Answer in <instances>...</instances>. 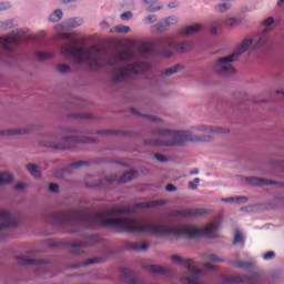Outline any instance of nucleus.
Returning <instances> with one entry per match:
<instances>
[{
	"label": "nucleus",
	"mask_w": 284,
	"mask_h": 284,
	"mask_svg": "<svg viewBox=\"0 0 284 284\" xmlns=\"http://www.w3.org/2000/svg\"><path fill=\"white\" fill-rule=\"evenodd\" d=\"M170 21H172V23H179V19L174 16H170V17L165 18L162 23L166 30H168V28H170V26H172V23H170Z\"/></svg>",
	"instance_id": "f704fd0d"
},
{
	"label": "nucleus",
	"mask_w": 284,
	"mask_h": 284,
	"mask_svg": "<svg viewBox=\"0 0 284 284\" xmlns=\"http://www.w3.org/2000/svg\"><path fill=\"white\" fill-rule=\"evenodd\" d=\"M232 265L237 270H245L247 267H252L253 264L251 262L237 261V262H233Z\"/></svg>",
	"instance_id": "473e14b6"
},
{
	"label": "nucleus",
	"mask_w": 284,
	"mask_h": 284,
	"mask_svg": "<svg viewBox=\"0 0 284 284\" xmlns=\"http://www.w3.org/2000/svg\"><path fill=\"white\" fill-rule=\"evenodd\" d=\"M276 253H274L273 251L267 252L266 254H264L263 258L264 261H272V258H275Z\"/></svg>",
	"instance_id": "de8ad7c7"
},
{
	"label": "nucleus",
	"mask_w": 284,
	"mask_h": 284,
	"mask_svg": "<svg viewBox=\"0 0 284 284\" xmlns=\"http://www.w3.org/2000/svg\"><path fill=\"white\" fill-rule=\"evenodd\" d=\"M126 247H129V250H133L134 252H148L150 244L144 242L142 245H139L136 243L130 242L126 243Z\"/></svg>",
	"instance_id": "4be33fe9"
},
{
	"label": "nucleus",
	"mask_w": 284,
	"mask_h": 284,
	"mask_svg": "<svg viewBox=\"0 0 284 284\" xmlns=\"http://www.w3.org/2000/svg\"><path fill=\"white\" fill-rule=\"evenodd\" d=\"M17 21L14 19H9L4 21H0V30L6 31V30H11V28H14Z\"/></svg>",
	"instance_id": "b1692460"
},
{
	"label": "nucleus",
	"mask_w": 284,
	"mask_h": 284,
	"mask_svg": "<svg viewBox=\"0 0 284 284\" xmlns=\"http://www.w3.org/2000/svg\"><path fill=\"white\" fill-rule=\"evenodd\" d=\"M165 203H168L165 200H155V201L136 203L133 205V207L145 210L148 207H161V205H165Z\"/></svg>",
	"instance_id": "ddd939ff"
},
{
	"label": "nucleus",
	"mask_w": 284,
	"mask_h": 284,
	"mask_svg": "<svg viewBox=\"0 0 284 284\" xmlns=\"http://www.w3.org/2000/svg\"><path fill=\"white\" fill-rule=\"evenodd\" d=\"M83 26V18H70L64 20L62 23L57 24L54 30L57 32H63L64 30H72Z\"/></svg>",
	"instance_id": "9b49d317"
},
{
	"label": "nucleus",
	"mask_w": 284,
	"mask_h": 284,
	"mask_svg": "<svg viewBox=\"0 0 284 284\" xmlns=\"http://www.w3.org/2000/svg\"><path fill=\"white\" fill-rule=\"evenodd\" d=\"M0 134L2 136H17L19 134H26V131H21V130H7V131H1Z\"/></svg>",
	"instance_id": "72a5a7b5"
},
{
	"label": "nucleus",
	"mask_w": 284,
	"mask_h": 284,
	"mask_svg": "<svg viewBox=\"0 0 284 284\" xmlns=\"http://www.w3.org/2000/svg\"><path fill=\"white\" fill-rule=\"evenodd\" d=\"M152 136H162L164 140L161 139H149L144 141V145H152L155 148L159 146H176V145H185V143L192 141H210V136H202L199 138L192 134V131H172L168 129H154L150 131Z\"/></svg>",
	"instance_id": "7ed1b4c3"
},
{
	"label": "nucleus",
	"mask_w": 284,
	"mask_h": 284,
	"mask_svg": "<svg viewBox=\"0 0 284 284\" xmlns=\"http://www.w3.org/2000/svg\"><path fill=\"white\" fill-rule=\"evenodd\" d=\"M233 243L235 245L239 244V243H245V237H243V233H241V231L235 232Z\"/></svg>",
	"instance_id": "ea45409f"
},
{
	"label": "nucleus",
	"mask_w": 284,
	"mask_h": 284,
	"mask_svg": "<svg viewBox=\"0 0 284 284\" xmlns=\"http://www.w3.org/2000/svg\"><path fill=\"white\" fill-rule=\"evenodd\" d=\"M139 173L136 171L125 172L118 181V183H130L133 179H136Z\"/></svg>",
	"instance_id": "5701e85b"
},
{
	"label": "nucleus",
	"mask_w": 284,
	"mask_h": 284,
	"mask_svg": "<svg viewBox=\"0 0 284 284\" xmlns=\"http://www.w3.org/2000/svg\"><path fill=\"white\" fill-rule=\"evenodd\" d=\"M83 165H88V162L85 161H78V162H74V163H71L70 164V168H73L74 170L83 166Z\"/></svg>",
	"instance_id": "a18cd8bd"
},
{
	"label": "nucleus",
	"mask_w": 284,
	"mask_h": 284,
	"mask_svg": "<svg viewBox=\"0 0 284 284\" xmlns=\"http://www.w3.org/2000/svg\"><path fill=\"white\" fill-rule=\"evenodd\" d=\"M16 258L19 265H44V267H48V264L42 260L28 258L26 256H17Z\"/></svg>",
	"instance_id": "4468645a"
},
{
	"label": "nucleus",
	"mask_w": 284,
	"mask_h": 284,
	"mask_svg": "<svg viewBox=\"0 0 284 284\" xmlns=\"http://www.w3.org/2000/svg\"><path fill=\"white\" fill-rule=\"evenodd\" d=\"M155 1H159V0H144V3L151 4L150 7L146 8V12H159V10H163V6L154 7V4H152Z\"/></svg>",
	"instance_id": "2f4dec72"
},
{
	"label": "nucleus",
	"mask_w": 284,
	"mask_h": 284,
	"mask_svg": "<svg viewBox=\"0 0 284 284\" xmlns=\"http://www.w3.org/2000/svg\"><path fill=\"white\" fill-rule=\"evenodd\" d=\"M60 52L65 59L72 62L73 65H83V63H88L91 70H99L105 67L113 68L114 74L112 83H121L131 74H141L148 69L143 62H133L126 67H119V63H125L126 61L136 59V53L132 50L114 51L105 55V53L98 47L85 49L71 42L62 45Z\"/></svg>",
	"instance_id": "f03ea898"
},
{
	"label": "nucleus",
	"mask_w": 284,
	"mask_h": 284,
	"mask_svg": "<svg viewBox=\"0 0 284 284\" xmlns=\"http://www.w3.org/2000/svg\"><path fill=\"white\" fill-rule=\"evenodd\" d=\"M72 70V68H70V65L68 64H58L57 65V71L60 74H68V72H70Z\"/></svg>",
	"instance_id": "e433bc0d"
},
{
	"label": "nucleus",
	"mask_w": 284,
	"mask_h": 284,
	"mask_svg": "<svg viewBox=\"0 0 284 284\" xmlns=\"http://www.w3.org/2000/svg\"><path fill=\"white\" fill-rule=\"evenodd\" d=\"M180 3L179 1H172L168 4V8H170L171 10H174V8H179Z\"/></svg>",
	"instance_id": "5fc2aeb1"
},
{
	"label": "nucleus",
	"mask_w": 284,
	"mask_h": 284,
	"mask_svg": "<svg viewBox=\"0 0 284 284\" xmlns=\"http://www.w3.org/2000/svg\"><path fill=\"white\" fill-rule=\"evenodd\" d=\"M205 260L210 261L211 263H223V261H225L223 258H219L216 254H209L205 256Z\"/></svg>",
	"instance_id": "a19ab883"
},
{
	"label": "nucleus",
	"mask_w": 284,
	"mask_h": 284,
	"mask_svg": "<svg viewBox=\"0 0 284 284\" xmlns=\"http://www.w3.org/2000/svg\"><path fill=\"white\" fill-rule=\"evenodd\" d=\"M28 172H30L31 175H33L36 179L41 178V170L39 169V165L36 164H28L27 165Z\"/></svg>",
	"instance_id": "a878e982"
},
{
	"label": "nucleus",
	"mask_w": 284,
	"mask_h": 284,
	"mask_svg": "<svg viewBox=\"0 0 284 284\" xmlns=\"http://www.w3.org/2000/svg\"><path fill=\"white\" fill-rule=\"evenodd\" d=\"M149 85L153 90H161L163 85H168V75L162 71L160 75H154L149 80Z\"/></svg>",
	"instance_id": "f8f14e48"
},
{
	"label": "nucleus",
	"mask_w": 284,
	"mask_h": 284,
	"mask_svg": "<svg viewBox=\"0 0 284 284\" xmlns=\"http://www.w3.org/2000/svg\"><path fill=\"white\" fill-rule=\"evenodd\" d=\"M199 183H201L199 178H195L193 181L189 182L190 190H196V187H199Z\"/></svg>",
	"instance_id": "37998d69"
},
{
	"label": "nucleus",
	"mask_w": 284,
	"mask_h": 284,
	"mask_svg": "<svg viewBox=\"0 0 284 284\" xmlns=\"http://www.w3.org/2000/svg\"><path fill=\"white\" fill-rule=\"evenodd\" d=\"M176 186L174 184H169L166 186V192H176Z\"/></svg>",
	"instance_id": "13d9d810"
},
{
	"label": "nucleus",
	"mask_w": 284,
	"mask_h": 284,
	"mask_svg": "<svg viewBox=\"0 0 284 284\" xmlns=\"http://www.w3.org/2000/svg\"><path fill=\"white\" fill-rule=\"evenodd\" d=\"M204 267L206 270H216V266H214V264H211V263H204Z\"/></svg>",
	"instance_id": "bf43d9fd"
},
{
	"label": "nucleus",
	"mask_w": 284,
	"mask_h": 284,
	"mask_svg": "<svg viewBox=\"0 0 284 284\" xmlns=\"http://www.w3.org/2000/svg\"><path fill=\"white\" fill-rule=\"evenodd\" d=\"M18 34H26V29H18Z\"/></svg>",
	"instance_id": "338daca9"
},
{
	"label": "nucleus",
	"mask_w": 284,
	"mask_h": 284,
	"mask_svg": "<svg viewBox=\"0 0 284 284\" xmlns=\"http://www.w3.org/2000/svg\"><path fill=\"white\" fill-rule=\"evenodd\" d=\"M132 11H126L120 16V19H122V21H129V19H132Z\"/></svg>",
	"instance_id": "49530a36"
},
{
	"label": "nucleus",
	"mask_w": 284,
	"mask_h": 284,
	"mask_svg": "<svg viewBox=\"0 0 284 284\" xmlns=\"http://www.w3.org/2000/svg\"><path fill=\"white\" fill-rule=\"evenodd\" d=\"M49 192H52V193L59 192V184L51 183V184L49 185Z\"/></svg>",
	"instance_id": "864d4df0"
},
{
	"label": "nucleus",
	"mask_w": 284,
	"mask_h": 284,
	"mask_svg": "<svg viewBox=\"0 0 284 284\" xmlns=\"http://www.w3.org/2000/svg\"><path fill=\"white\" fill-rule=\"evenodd\" d=\"M14 176L10 173H0V185H6V183H12Z\"/></svg>",
	"instance_id": "c756f323"
},
{
	"label": "nucleus",
	"mask_w": 284,
	"mask_h": 284,
	"mask_svg": "<svg viewBox=\"0 0 284 284\" xmlns=\"http://www.w3.org/2000/svg\"><path fill=\"white\" fill-rule=\"evenodd\" d=\"M139 110H141V109H139V108H131L130 112L134 116H142L143 119H146L148 121H152V122H160L161 121L160 118H156L154 115L143 114Z\"/></svg>",
	"instance_id": "f3484780"
},
{
	"label": "nucleus",
	"mask_w": 284,
	"mask_h": 284,
	"mask_svg": "<svg viewBox=\"0 0 284 284\" xmlns=\"http://www.w3.org/2000/svg\"><path fill=\"white\" fill-rule=\"evenodd\" d=\"M79 0H62L63 3H77Z\"/></svg>",
	"instance_id": "0e129e2a"
},
{
	"label": "nucleus",
	"mask_w": 284,
	"mask_h": 284,
	"mask_svg": "<svg viewBox=\"0 0 284 284\" xmlns=\"http://www.w3.org/2000/svg\"><path fill=\"white\" fill-rule=\"evenodd\" d=\"M132 29L128 26H115L114 28L110 29V33L114 34V32H120L121 34H128Z\"/></svg>",
	"instance_id": "bb28decb"
},
{
	"label": "nucleus",
	"mask_w": 284,
	"mask_h": 284,
	"mask_svg": "<svg viewBox=\"0 0 284 284\" xmlns=\"http://www.w3.org/2000/svg\"><path fill=\"white\" fill-rule=\"evenodd\" d=\"M148 272H151V274H163L165 276H170V270L160 266V265H149L146 266Z\"/></svg>",
	"instance_id": "a211bd4d"
},
{
	"label": "nucleus",
	"mask_w": 284,
	"mask_h": 284,
	"mask_svg": "<svg viewBox=\"0 0 284 284\" xmlns=\"http://www.w3.org/2000/svg\"><path fill=\"white\" fill-rule=\"evenodd\" d=\"M0 221H6V223L0 224V230H8V227H17L19 225L17 216L6 210H0Z\"/></svg>",
	"instance_id": "9d476101"
},
{
	"label": "nucleus",
	"mask_w": 284,
	"mask_h": 284,
	"mask_svg": "<svg viewBox=\"0 0 284 284\" xmlns=\"http://www.w3.org/2000/svg\"><path fill=\"white\" fill-rule=\"evenodd\" d=\"M130 209H112L104 210L98 214H90L88 211L69 210L50 215V221L53 225H71L72 227H94V225H102L103 227H116L123 230L129 234H152L156 239H215L216 231L221 222L215 221L204 229H199L194 225H168L161 223L143 224L136 219L119 217L109 219L108 216H119V214H131Z\"/></svg>",
	"instance_id": "f257e3e1"
},
{
	"label": "nucleus",
	"mask_w": 284,
	"mask_h": 284,
	"mask_svg": "<svg viewBox=\"0 0 284 284\" xmlns=\"http://www.w3.org/2000/svg\"><path fill=\"white\" fill-rule=\"evenodd\" d=\"M69 245L70 247H73V250L71 251L72 254H78V255L85 254V251L83 248L88 246L85 242L70 243Z\"/></svg>",
	"instance_id": "aec40b11"
},
{
	"label": "nucleus",
	"mask_w": 284,
	"mask_h": 284,
	"mask_svg": "<svg viewBox=\"0 0 284 284\" xmlns=\"http://www.w3.org/2000/svg\"><path fill=\"white\" fill-rule=\"evenodd\" d=\"M252 45H254V40L252 38H246L234 53L219 58L212 65L213 71H215L216 74H220V77H230V74H234L236 70L232 63L239 61V57L244 52H247Z\"/></svg>",
	"instance_id": "20e7f679"
},
{
	"label": "nucleus",
	"mask_w": 284,
	"mask_h": 284,
	"mask_svg": "<svg viewBox=\"0 0 284 284\" xmlns=\"http://www.w3.org/2000/svg\"><path fill=\"white\" fill-rule=\"evenodd\" d=\"M234 201H236V203H247L248 199L245 196L222 199V203H234Z\"/></svg>",
	"instance_id": "c85d7f7f"
},
{
	"label": "nucleus",
	"mask_w": 284,
	"mask_h": 284,
	"mask_svg": "<svg viewBox=\"0 0 284 284\" xmlns=\"http://www.w3.org/2000/svg\"><path fill=\"white\" fill-rule=\"evenodd\" d=\"M19 43H21V39L17 36H4L0 38V45H2V50L7 54H12Z\"/></svg>",
	"instance_id": "6e6552de"
},
{
	"label": "nucleus",
	"mask_w": 284,
	"mask_h": 284,
	"mask_svg": "<svg viewBox=\"0 0 284 284\" xmlns=\"http://www.w3.org/2000/svg\"><path fill=\"white\" fill-rule=\"evenodd\" d=\"M224 26L227 28H234V26H239V19L236 18H227L224 20Z\"/></svg>",
	"instance_id": "58836bf2"
},
{
	"label": "nucleus",
	"mask_w": 284,
	"mask_h": 284,
	"mask_svg": "<svg viewBox=\"0 0 284 284\" xmlns=\"http://www.w3.org/2000/svg\"><path fill=\"white\" fill-rule=\"evenodd\" d=\"M63 19V10L57 9L49 14L48 21L50 23H59Z\"/></svg>",
	"instance_id": "412c9836"
},
{
	"label": "nucleus",
	"mask_w": 284,
	"mask_h": 284,
	"mask_svg": "<svg viewBox=\"0 0 284 284\" xmlns=\"http://www.w3.org/2000/svg\"><path fill=\"white\" fill-rule=\"evenodd\" d=\"M155 159L160 163H168V158L165 155L161 154V153H156L155 154Z\"/></svg>",
	"instance_id": "09e8293b"
},
{
	"label": "nucleus",
	"mask_w": 284,
	"mask_h": 284,
	"mask_svg": "<svg viewBox=\"0 0 284 284\" xmlns=\"http://www.w3.org/2000/svg\"><path fill=\"white\" fill-rule=\"evenodd\" d=\"M194 174H199V169H195L194 171H191V172H190V175H191V176H194Z\"/></svg>",
	"instance_id": "69168bd1"
},
{
	"label": "nucleus",
	"mask_w": 284,
	"mask_h": 284,
	"mask_svg": "<svg viewBox=\"0 0 284 284\" xmlns=\"http://www.w3.org/2000/svg\"><path fill=\"white\" fill-rule=\"evenodd\" d=\"M232 6L230 3H220L215 6V10L221 14H223V12H227V10H230Z\"/></svg>",
	"instance_id": "c9c22d12"
},
{
	"label": "nucleus",
	"mask_w": 284,
	"mask_h": 284,
	"mask_svg": "<svg viewBox=\"0 0 284 284\" xmlns=\"http://www.w3.org/2000/svg\"><path fill=\"white\" fill-rule=\"evenodd\" d=\"M263 26L265 29L257 36L253 50H265V48H267V43H270V36H267V33L273 30L272 26H274V19L272 17L266 18L263 21Z\"/></svg>",
	"instance_id": "423d86ee"
},
{
	"label": "nucleus",
	"mask_w": 284,
	"mask_h": 284,
	"mask_svg": "<svg viewBox=\"0 0 284 284\" xmlns=\"http://www.w3.org/2000/svg\"><path fill=\"white\" fill-rule=\"evenodd\" d=\"M26 187L24 183H18L14 185V190H23Z\"/></svg>",
	"instance_id": "052dcab7"
},
{
	"label": "nucleus",
	"mask_w": 284,
	"mask_h": 284,
	"mask_svg": "<svg viewBox=\"0 0 284 284\" xmlns=\"http://www.w3.org/2000/svg\"><path fill=\"white\" fill-rule=\"evenodd\" d=\"M36 57L39 61H48V59H54V53L37 51Z\"/></svg>",
	"instance_id": "cd10ccee"
},
{
	"label": "nucleus",
	"mask_w": 284,
	"mask_h": 284,
	"mask_svg": "<svg viewBox=\"0 0 284 284\" xmlns=\"http://www.w3.org/2000/svg\"><path fill=\"white\" fill-rule=\"evenodd\" d=\"M97 134H103L104 136H114V135L119 134V131L101 130V131H97Z\"/></svg>",
	"instance_id": "79ce46f5"
},
{
	"label": "nucleus",
	"mask_w": 284,
	"mask_h": 284,
	"mask_svg": "<svg viewBox=\"0 0 284 284\" xmlns=\"http://www.w3.org/2000/svg\"><path fill=\"white\" fill-rule=\"evenodd\" d=\"M102 261H103V258H101V257H93V258L87 260L84 262V265H92L94 263H101Z\"/></svg>",
	"instance_id": "c03bdc74"
},
{
	"label": "nucleus",
	"mask_w": 284,
	"mask_h": 284,
	"mask_svg": "<svg viewBox=\"0 0 284 284\" xmlns=\"http://www.w3.org/2000/svg\"><path fill=\"white\" fill-rule=\"evenodd\" d=\"M100 28L102 30H108V28H110V22H108V21L100 22Z\"/></svg>",
	"instance_id": "6e6d98bb"
},
{
	"label": "nucleus",
	"mask_w": 284,
	"mask_h": 284,
	"mask_svg": "<svg viewBox=\"0 0 284 284\" xmlns=\"http://www.w3.org/2000/svg\"><path fill=\"white\" fill-rule=\"evenodd\" d=\"M62 39H72V33L70 32L62 33Z\"/></svg>",
	"instance_id": "e2e57ef3"
},
{
	"label": "nucleus",
	"mask_w": 284,
	"mask_h": 284,
	"mask_svg": "<svg viewBox=\"0 0 284 284\" xmlns=\"http://www.w3.org/2000/svg\"><path fill=\"white\" fill-rule=\"evenodd\" d=\"M62 141L63 143L55 144L53 148L55 150H72L75 148V143H97V140L90 136H64Z\"/></svg>",
	"instance_id": "0eeeda50"
},
{
	"label": "nucleus",
	"mask_w": 284,
	"mask_h": 284,
	"mask_svg": "<svg viewBox=\"0 0 284 284\" xmlns=\"http://www.w3.org/2000/svg\"><path fill=\"white\" fill-rule=\"evenodd\" d=\"M9 9H10V4L0 2V12H3V10H9Z\"/></svg>",
	"instance_id": "4d7b16f0"
},
{
	"label": "nucleus",
	"mask_w": 284,
	"mask_h": 284,
	"mask_svg": "<svg viewBox=\"0 0 284 284\" xmlns=\"http://www.w3.org/2000/svg\"><path fill=\"white\" fill-rule=\"evenodd\" d=\"M155 30H156V32H165V30H168V29L165 28L163 22H160V23L155 24Z\"/></svg>",
	"instance_id": "3c124183"
},
{
	"label": "nucleus",
	"mask_w": 284,
	"mask_h": 284,
	"mask_svg": "<svg viewBox=\"0 0 284 284\" xmlns=\"http://www.w3.org/2000/svg\"><path fill=\"white\" fill-rule=\"evenodd\" d=\"M104 181H106V183H109V184H112V183H114V181H116V176L105 178Z\"/></svg>",
	"instance_id": "680f3d73"
},
{
	"label": "nucleus",
	"mask_w": 284,
	"mask_h": 284,
	"mask_svg": "<svg viewBox=\"0 0 284 284\" xmlns=\"http://www.w3.org/2000/svg\"><path fill=\"white\" fill-rule=\"evenodd\" d=\"M246 183H250V185H274L273 181L263 180L261 178H246Z\"/></svg>",
	"instance_id": "6ab92c4d"
},
{
	"label": "nucleus",
	"mask_w": 284,
	"mask_h": 284,
	"mask_svg": "<svg viewBox=\"0 0 284 284\" xmlns=\"http://www.w3.org/2000/svg\"><path fill=\"white\" fill-rule=\"evenodd\" d=\"M99 241H101V236L99 235H90L89 236V243L92 244V243H99Z\"/></svg>",
	"instance_id": "8fccbe9b"
},
{
	"label": "nucleus",
	"mask_w": 284,
	"mask_h": 284,
	"mask_svg": "<svg viewBox=\"0 0 284 284\" xmlns=\"http://www.w3.org/2000/svg\"><path fill=\"white\" fill-rule=\"evenodd\" d=\"M221 32H223V24H214L211 28V34H213V37H219Z\"/></svg>",
	"instance_id": "4c0bfd02"
},
{
	"label": "nucleus",
	"mask_w": 284,
	"mask_h": 284,
	"mask_svg": "<svg viewBox=\"0 0 284 284\" xmlns=\"http://www.w3.org/2000/svg\"><path fill=\"white\" fill-rule=\"evenodd\" d=\"M182 70H183V67L181 64H176L162 71V73L165 74L166 77H172V74H178V72H181Z\"/></svg>",
	"instance_id": "393cba45"
},
{
	"label": "nucleus",
	"mask_w": 284,
	"mask_h": 284,
	"mask_svg": "<svg viewBox=\"0 0 284 284\" xmlns=\"http://www.w3.org/2000/svg\"><path fill=\"white\" fill-rule=\"evenodd\" d=\"M283 3H284V0H278V1H277V6H278V7L283 6Z\"/></svg>",
	"instance_id": "774afa93"
},
{
	"label": "nucleus",
	"mask_w": 284,
	"mask_h": 284,
	"mask_svg": "<svg viewBox=\"0 0 284 284\" xmlns=\"http://www.w3.org/2000/svg\"><path fill=\"white\" fill-rule=\"evenodd\" d=\"M199 132H211L213 134H227L230 133V130L219 126H205L202 125L196 129Z\"/></svg>",
	"instance_id": "dca6fc26"
},
{
	"label": "nucleus",
	"mask_w": 284,
	"mask_h": 284,
	"mask_svg": "<svg viewBox=\"0 0 284 284\" xmlns=\"http://www.w3.org/2000/svg\"><path fill=\"white\" fill-rule=\"evenodd\" d=\"M155 48L159 50L162 57H166L170 59L172 57V51H168V49L172 48L178 52H187V48H190V43L183 41L181 43H175L174 38L170 36H164L155 41Z\"/></svg>",
	"instance_id": "39448f33"
},
{
	"label": "nucleus",
	"mask_w": 284,
	"mask_h": 284,
	"mask_svg": "<svg viewBox=\"0 0 284 284\" xmlns=\"http://www.w3.org/2000/svg\"><path fill=\"white\" fill-rule=\"evenodd\" d=\"M73 119H82L84 121H92L97 119V116L92 113H74Z\"/></svg>",
	"instance_id": "7c9ffc66"
},
{
	"label": "nucleus",
	"mask_w": 284,
	"mask_h": 284,
	"mask_svg": "<svg viewBox=\"0 0 284 284\" xmlns=\"http://www.w3.org/2000/svg\"><path fill=\"white\" fill-rule=\"evenodd\" d=\"M202 214H205L203 209H184L169 212L171 219H187V216H202Z\"/></svg>",
	"instance_id": "1a4fd4ad"
},
{
	"label": "nucleus",
	"mask_w": 284,
	"mask_h": 284,
	"mask_svg": "<svg viewBox=\"0 0 284 284\" xmlns=\"http://www.w3.org/2000/svg\"><path fill=\"white\" fill-rule=\"evenodd\" d=\"M158 19L156 16H149L145 18V23H156Z\"/></svg>",
	"instance_id": "603ef678"
},
{
	"label": "nucleus",
	"mask_w": 284,
	"mask_h": 284,
	"mask_svg": "<svg viewBox=\"0 0 284 284\" xmlns=\"http://www.w3.org/2000/svg\"><path fill=\"white\" fill-rule=\"evenodd\" d=\"M203 30V26L193 24L189 27H184L180 30L181 37H191V34H196V32H201Z\"/></svg>",
	"instance_id": "2eb2a0df"
}]
</instances>
